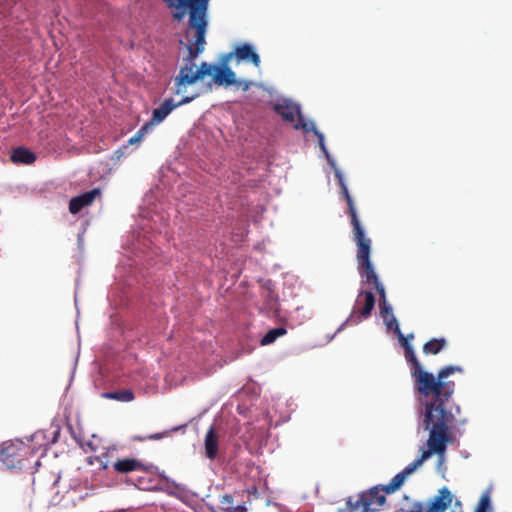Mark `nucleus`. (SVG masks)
Segmentation results:
<instances>
[{
	"label": "nucleus",
	"mask_w": 512,
	"mask_h": 512,
	"mask_svg": "<svg viewBox=\"0 0 512 512\" xmlns=\"http://www.w3.org/2000/svg\"><path fill=\"white\" fill-rule=\"evenodd\" d=\"M413 337V334H409L399 341L404 348L405 359L410 364L415 389L421 397L426 398L421 413V424L424 430L429 432L428 452L417 461L419 463L432 454L443 455L447 445L455 440L453 431L457 418L461 414V408L453 402L455 383L448 380V377L455 372L462 373L463 369L460 366L448 365L441 368L436 376L423 370L409 342Z\"/></svg>",
	"instance_id": "nucleus-1"
},
{
	"label": "nucleus",
	"mask_w": 512,
	"mask_h": 512,
	"mask_svg": "<svg viewBox=\"0 0 512 512\" xmlns=\"http://www.w3.org/2000/svg\"><path fill=\"white\" fill-rule=\"evenodd\" d=\"M172 10L174 19L181 21L188 12V28L195 31L193 44L187 46L188 55L183 58V66L180 67L175 77V93L184 94L189 85L196 83L195 59L203 52L205 36L208 25V8L210 0H166Z\"/></svg>",
	"instance_id": "nucleus-2"
},
{
	"label": "nucleus",
	"mask_w": 512,
	"mask_h": 512,
	"mask_svg": "<svg viewBox=\"0 0 512 512\" xmlns=\"http://www.w3.org/2000/svg\"><path fill=\"white\" fill-rule=\"evenodd\" d=\"M428 452L424 450L420 457L416 458L412 463L407 465L401 472L397 473L392 480L386 484L381 486H374L367 491H363L359 494V496L353 500L351 497L346 502V508L341 510L340 512H376L379 511L380 508L385 504L386 497L385 494H392L396 492L405 482L407 477H409L418 467H420L425 460L428 458H424L422 461L417 463L424 454Z\"/></svg>",
	"instance_id": "nucleus-3"
},
{
	"label": "nucleus",
	"mask_w": 512,
	"mask_h": 512,
	"mask_svg": "<svg viewBox=\"0 0 512 512\" xmlns=\"http://www.w3.org/2000/svg\"><path fill=\"white\" fill-rule=\"evenodd\" d=\"M370 254L371 250L356 254L358 271L361 278L364 279L367 284L373 285L374 289L379 294L380 314L383 319H387V317L393 315L392 308L387 303L385 288L379 281L378 275L370 261Z\"/></svg>",
	"instance_id": "nucleus-4"
},
{
	"label": "nucleus",
	"mask_w": 512,
	"mask_h": 512,
	"mask_svg": "<svg viewBox=\"0 0 512 512\" xmlns=\"http://www.w3.org/2000/svg\"><path fill=\"white\" fill-rule=\"evenodd\" d=\"M336 177L341 188V193L344 196L348 206V214L351 218V225L353 231V240L357 246L356 254H360L365 251L371 250L372 241L369 237L365 235L364 228L362 227L356 212L354 201L348 191L344 179L339 172H336Z\"/></svg>",
	"instance_id": "nucleus-5"
},
{
	"label": "nucleus",
	"mask_w": 512,
	"mask_h": 512,
	"mask_svg": "<svg viewBox=\"0 0 512 512\" xmlns=\"http://www.w3.org/2000/svg\"><path fill=\"white\" fill-rule=\"evenodd\" d=\"M375 305V296L371 291H361L358 294L353 311L344 323L338 328L337 332L341 331L347 324L356 325L362 319H366L371 315Z\"/></svg>",
	"instance_id": "nucleus-6"
},
{
	"label": "nucleus",
	"mask_w": 512,
	"mask_h": 512,
	"mask_svg": "<svg viewBox=\"0 0 512 512\" xmlns=\"http://www.w3.org/2000/svg\"><path fill=\"white\" fill-rule=\"evenodd\" d=\"M196 97H198V94L185 96L178 102H174L172 98L165 99L158 108L153 110V121L157 124L161 123L175 108L190 103Z\"/></svg>",
	"instance_id": "nucleus-7"
},
{
	"label": "nucleus",
	"mask_w": 512,
	"mask_h": 512,
	"mask_svg": "<svg viewBox=\"0 0 512 512\" xmlns=\"http://www.w3.org/2000/svg\"><path fill=\"white\" fill-rule=\"evenodd\" d=\"M23 449L17 444H7L0 450V461L8 468L19 467L23 460Z\"/></svg>",
	"instance_id": "nucleus-8"
},
{
	"label": "nucleus",
	"mask_w": 512,
	"mask_h": 512,
	"mask_svg": "<svg viewBox=\"0 0 512 512\" xmlns=\"http://www.w3.org/2000/svg\"><path fill=\"white\" fill-rule=\"evenodd\" d=\"M101 195L99 188H94L90 191L82 193L76 197H73L69 202V211L72 214L79 213L83 208L90 206L96 197Z\"/></svg>",
	"instance_id": "nucleus-9"
},
{
	"label": "nucleus",
	"mask_w": 512,
	"mask_h": 512,
	"mask_svg": "<svg viewBox=\"0 0 512 512\" xmlns=\"http://www.w3.org/2000/svg\"><path fill=\"white\" fill-rule=\"evenodd\" d=\"M233 55L238 59V61H250L255 67L260 66V57L255 52L252 45L248 43L241 44L237 46L233 53H229L226 56V59L231 58Z\"/></svg>",
	"instance_id": "nucleus-10"
},
{
	"label": "nucleus",
	"mask_w": 512,
	"mask_h": 512,
	"mask_svg": "<svg viewBox=\"0 0 512 512\" xmlns=\"http://www.w3.org/2000/svg\"><path fill=\"white\" fill-rule=\"evenodd\" d=\"M451 502V492L447 487H443L438 491V494L431 499L427 506V512H445Z\"/></svg>",
	"instance_id": "nucleus-11"
},
{
	"label": "nucleus",
	"mask_w": 512,
	"mask_h": 512,
	"mask_svg": "<svg viewBox=\"0 0 512 512\" xmlns=\"http://www.w3.org/2000/svg\"><path fill=\"white\" fill-rule=\"evenodd\" d=\"M275 112L285 121L294 123L301 115L300 107L290 101H283L274 107Z\"/></svg>",
	"instance_id": "nucleus-12"
},
{
	"label": "nucleus",
	"mask_w": 512,
	"mask_h": 512,
	"mask_svg": "<svg viewBox=\"0 0 512 512\" xmlns=\"http://www.w3.org/2000/svg\"><path fill=\"white\" fill-rule=\"evenodd\" d=\"M113 469L119 474H127L134 471H146L147 466L134 458H122L113 463Z\"/></svg>",
	"instance_id": "nucleus-13"
},
{
	"label": "nucleus",
	"mask_w": 512,
	"mask_h": 512,
	"mask_svg": "<svg viewBox=\"0 0 512 512\" xmlns=\"http://www.w3.org/2000/svg\"><path fill=\"white\" fill-rule=\"evenodd\" d=\"M228 59H224L222 66H218L213 75V81L218 85L231 86L236 84L235 73L226 66Z\"/></svg>",
	"instance_id": "nucleus-14"
},
{
	"label": "nucleus",
	"mask_w": 512,
	"mask_h": 512,
	"mask_svg": "<svg viewBox=\"0 0 512 512\" xmlns=\"http://www.w3.org/2000/svg\"><path fill=\"white\" fill-rule=\"evenodd\" d=\"M294 128L299 130H303L305 133L313 132L314 135L317 137L318 144L321 148V150L328 156V152L325 146L324 142V135L321 133L317 128L315 127L314 122L312 121H306L302 115L297 119V122L294 125Z\"/></svg>",
	"instance_id": "nucleus-15"
},
{
	"label": "nucleus",
	"mask_w": 512,
	"mask_h": 512,
	"mask_svg": "<svg viewBox=\"0 0 512 512\" xmlns=\"http://www.w3.org/2000/svg\"><path fill=\"white\" fill-rule=\"evenodd\" d=\"M11 161L13 163L29 165L36 161V155L31 150L24 147H17L12 150Z\"/></svg>",
	"instance_id": "nucleus-16"
},
{
	"label": "nucleus",
	"mask_w": 512,
	"mask_h": 512,
	"mask_svg": "<svg viewBox=\"0 0 512 512\" xmlns=\"http://www.w3.org/2000/svg\"><path fill=\"white\" fill-rule=\"evenodd\" d=\"M205 452L206 456L213 460L218 453V436L214 427H210L205 436Z\"/></svg>",
	"instance_id": "nucleus-17"
},
{
	"label": "nucleus",
	"mask_w": 512,
	"mask_h": 512,
	"mask_svg": "<svg viewBox=\"0 0 512 512\" xmlns=\"http://www.w3.org/2000/svg\"><path fill=\"white\" fill-rule=\"evenodd\" d=\"M220 509L224 512H246L247 508L244 503L235 504L232 495L225 494L219 496Z\"/></svg>",
	"instance_id": "nucleus-18"
},
{
	"label": "nucleus",
	"mask_w": 512,
	"mask_h": 512,
	"mask_svg": "<svg viewBox=\"0 0 512 512\" xmlns=\"http://www.w3.org/2000/svg\"><path fill=\"white\" fill-rule=\"evenodd\" d=\"M447 345L445 338H432L423 345V353L426 355H436Z\"/></svg>",
	"instance_id": "nucleus-19"
},
{
	"label": "nucleus",
	"mask_w": 512,
	"mask_h": 512,
	"mask_svg": "<svg viewBox=\"0 0 512 512\" xmlns=\"http://www.w3.org/2000/svg\"><path fill=\"white\" fill-rule=\"evenodd\" d=\"M104 398L116 400L120 402H130L134 399V393L129 390H118L114 392H106L102 395Z\"/></svg>",
	"instance_id": "nucleus-20"
},
{
	"label": "nucleus",
	"mask_w": 512,
	"mask_h": 512,
	"mask_svg": "<svg viewBox=\"0 0 512 512\" xmlns=\"http://www.w3.org/2000/svg\"><path fill=\"white\" fill-rule=\"evenodd\" d=\"M287 333L286 328L284 327H276L273 329H270L261 339L260 344L262 346H266L269 344H272L276 339H278L281 336H284Z\"/></svg>",
	"instance_id": "nucleus-21"
},
{
	"label": "nucleus",
	"mask_w": 512,
	"mask_h": 512,
	"mask_svg": "<svg viewBox=\"0 0 512 512\" xmlns=\"http://www.w3.org/2000/svg\"><path fill=\"white\" fill-rule=\"evenodd\" d=\"M218 65L202 62L199 67L196 66V81L203 79L205 76H212L216 73Z\"/></svg>",
	"instance_id": "nucleus-22"
},
{
	"label": "nucleus",
	"mask_w": 512,
	"mask_h": 512,
	"mask_svg": "<svg viewBox=\"0 0 512 512\" xmlns=\"http://www.w3.org/2000/svg\"><path fill=\"white\" fill-rule=\"evenodd\" d=\"M388 330H393L398 339H404V335L399 328L398 321L394 315H390L387 319H383Z\"/></svg>",
	"instance_id": "nucleus-23"
},
{
	"label": "nucleus",
	"mask_w": 512,
	"mask_h": 512,
	"mask_svg": "<svg viewBox=\"0 0 512 512\" xmlns=\"http://www.w3.org/2000/svg\"><path fill=\"white\" fill-rule=\"evenodd\" d=\"M489 506H490V497L487 493L483 494L479 500V503L477 505L475 512H488Z\"/></svg>",
	"instance_id": "nucleus-24"
},
{
	"label": "nucleus",
	"mask_w": 512,
	"mask_h": 512,
	"mask_svg": "<svg viewBox=\"0 0 512 512\" xmlns=\"http://www.w3.org/2000/svg\"><path fill=\"white\" fill-rule=\"evenodd\" d=\"M157 123L153 121V119L151 118L150 121L146 122L137 132L140 133L143 137L151 132L154 128V126L156 125Z\"/></svg>",
	"instance_id": "nucleus-25"
},
{
	"label": "nucleus",
	"mask_w": 512,
	"mask_h": 512,
	"mask_svg": "<svg viewBox=\"0 0 512 512\" xmlns=\"http://www.w3.org/2000/svg\"><path fill=\"white\" fill-rule=\"evenodd\" d=\"M237 89H241L242 91H247L250 86H251V82L250 81H247V80H237L236 79V84H234Z\"/></svg>",
	"instance_id": "nucleus-26"
},
{
	"label": "nucleus",
	"mask_w": 512,
	"mask_h": 512,
	"mask_svg": "<svg viewBox=\"0 0 512 512\" xmlns=\"http://www.w3.org/2000/svg\"><path fill=\"white\" fill-rule=\"evenodd\" d=\"M423 509L424 507L421 502H414L406 512H423Z\"/></svg>",
	"instance_id": "nucleus-27"
},
{
	"label": "nucleus",
	"mask_w": 512,
	"mask_h": 512,
	"mask_svg": "<svg viewBox=\"0 0 512 512\" xmlns=\"http://www.w3.org/2000/svg\"><path fill=\"white\" fill-rule=\"evenodd\" d=\"M142 138H143V136L140 133L136 132V134L129 139L128 143L130 145L138 143L142 140Z\"/></svg>",
	"instance_id": "nucleus-28"
},
{
	"label": "nucleus",
	"mask_w": 512,
	"mask_h": 512,
	"mask_svg": "<svg viewBox=\"0 0 512 512\" xmlns=\"http://www.w3.org/2000/svg\"><path fill=\"white\" fill-rule=\"evenodd\" d=\"M163 437V434H160V433H157V434H153V435H150L147 437V439H150V440H159Z\"/></svg>",
	"instance_id": "nucleus-29"
},
{
	"label": "nucleus",
	"mask_w": 512,
	"mask_h": 512,
	"mask_svg": "<svg viewBox=\"0 0 512 512\" xmlns=\"http://www.w3.org/2000/svg\"><path fill=\"white\" fill-rule=\"evenodd\" d=\"M451 512H462V508H461L460 504H459V503H457V504L453 507V509L451 510Z\"/></svg>",
	"instance_id": "nucleus-30"
},
{
	"label": "nucleus",
	"mask_w": 512,
	"mask_h": 512,
	"mask_svg": "<svg viewBox=\"0 0 512 512\" xmlns=\"http://www.w3.org/2000/svg\"><path fill=\"white\" fill-rule=\"evenodd\" d=\"M108 467V464L107 463H101V468L102 469H107Z\"/></svg>",
	"instance_id": "nucleus-31"
},
{
	"label": "nucleus",
	"mask_w": 512,
	"mask_h": 512,
	"mask_svg": "<svg viewBox=\"0 0 512 512\" xmlns=\"http://www.w3.org/2000/svg\"><path fill=\"white\" fill-rule=\"evenodd\" d=\"M461 424H465L466 423V420H461L460 421Z\"/></svg>",
	"instance_id": "nucleus-32"
}]
</instances>
